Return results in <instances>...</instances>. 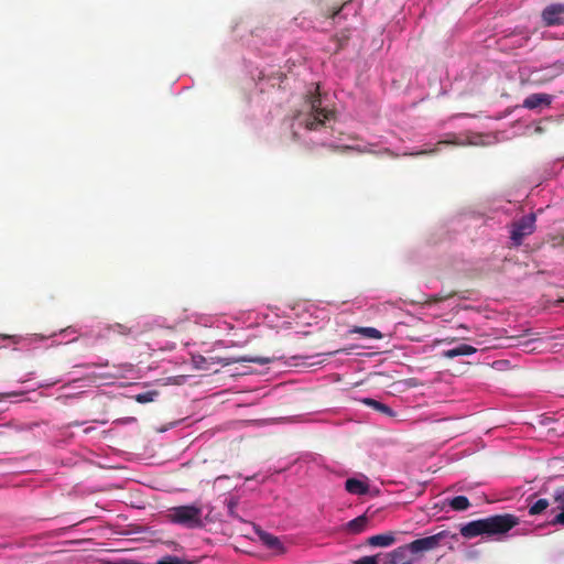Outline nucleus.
Segmentation results:
<instances>
[{"label":"nucleus","instance_id":"1","mask_svg":"<svg viewBox=\"0 0 564 564\" xmlns=\"http://www.w3.org/2000/svg\"><path fill=\"white\" fill-rule=\"evenodd\" d=\"M306 102L311 110L304 121V126L307 130H317L323 127L326 121L335 119V111L322 107L318 85H315L314 89L308 91Z\"/></svg>","mask_w":564,"mask_h":564},{"label":"nucleus","instance_id":"2","mask_svg":"<svg viewBox=\"0 0 564 564\" xmlns=\"http://www.w3.org/2000/svg\"><path fill=\"white\" fill-rule=\"evenodd\" d=\"M169 518L173 523L188 529L204 527L203 508L198 505L178 506L170 509Z\"/></svg>","mask_w":564,"mask_h":564},{"label":"nucleus","instance_id":"3","mask_svg":"<svg viewBox=\"0 0 564 564\" xmlns=\"http://www.w3.org/2000/svg\"><path fill=\"white\" fill-rule=\"evenodd\" d=\"M519 522V518L511 513L490 516L485 518L486 535L506 534L517 527Z\"/></svg>","mask_w":564,"mask_h":564},{"label":"nucleus","instance_id":"4","mask_svg":"<svg viewBox=\"0 0 564 564\" xmlns=\"http://www.w3.org/2000/svg\"><path fill=\"white\" fill-rule=\"evenodd\" d=\"M535 220V215L529 214L511 225L510 239L512 240L513 246L518 247L522 245L523 239L534 232Z\"/></svg>","mask_w":564,"mask_h":564},{"label":"nucleus","instance_id":"5","mask_svg":"<svg viewBox=\"0 0 564 564\" xmlns=\"http://www.w3.org/2000/svg\"><path fill=\"white\" fill-rule=\"evenodd\" d=\"M447 536L448 533L446 531H441L436 534L414 540L405 546L412 554L429 552L438 547L442 541Z\"/></svg>","mask_w":564,"mask_h":564},{"label":"nucleus","instance_id":"6","mask_svg":"<svg viewBox=\"0 0 564 564\" xmlns=\"http://www.w3.org/2000/svg\"><path fill=\"white\" fill-rule=\"evenodd\" d=\"M542 20L545 25L564 24V3H552L542 11Z\"/></svg>","mask_w":564,"mask_h":564},{"label":"nucleus","instance_id":"7","mask_svg":"<svg viewBox=\"0 0 564 564\" xmlns=\"http://www.w3.org/2000/svg\"><path fill=\"white\" fill-rule=\"evenodd\" d=\"M460 534L466 539L486 535L485 519L470 521L460 528Z\"/></svg>","mask_w":564,"mask_h":564},{"label":"nucleus","instance_id":"8","mask_svg":"<svg viewBox=\"0 0 564 564\" xmlns=\"http://www.w3.org/2000/svg\"><path fill=\"white\" fill-rule=\"evenodd\" d=\"M552 97L547 94H531L524 100L522 106L527 109H535L541 106H550Z\"/></svg>","mask_w":564,"mask_h":564},{"label":"nucleus","instance_id":"9","mask_svg":"<svg viewBox=\"0 0 564 564\" xmlns=\"http://www.w3.org/2000/svg\"><path fill=\"white\" fill-rule=\"evenodd\" d=\"M111 333L118 334L120 336H129L132 334V327L121 323L107 324L99 332L98 338H105Z\"/></svg>","mask_w":564,"mask_h":564},{"label":"nucleus","instance_id":"10","mask_svg":"<svg viewBox=\"0 0 564 564\" xmlns=\"http://www.w3.org/2000/svg\"><path fill=\"white\" fill-rule=\"evenodd\" d=\"M477 351V349L474 346L462 344L455 348L444 350L442 352V356L447 359H453L459 356H469Z\"/></svg>","mask_w":564,"mask_h":564},{"label":"nucleus","instance_id":"11","mask_svg":"<svg viewBox=\"0 0 564 564\" xmlns=\"http://www.w3.org/2000/svg\"><path fill=\"white\" fill-rule=\"evenodd\" d=\"M345 488L349 494L358 496L366 495L369 491L368 484L356 478H348L345 482Z\"/></svg>","mask_w":564,"mask_h":564},{"label":"nucleus","instance_id":"12","mask_svg":"<svg viewBox=\"0 0 564 564\" xmlns=\"http://www.w3.org/2000/svg\"><path fill=\"white\" fill-rule=\"evenodd\" d=\"M368 544L370 546L386 547L390 546L395 542V536L392 532L377 534L368 538Z\"/></svg>","mask_w":564,"mask_h":564},{"label":"nucleus","instance_id":"13","mask_svg":"<svg viewBox=\"0 0 564 564\" xmlns=\"http://www.w3.org/2000/svg\"><path fill=\"white\" fill-rule=\"evenodd\" d=\"M408 553L410 551L405 545L399 546L398 549L391 552V563L392 564H413V560L408 557Z\"/></svg>","mask_w":564,"mask_h":564},{"label":"nucleus","instance_id":"14","mask_svg":"<svg viewBox=\"0 0 564 564\" xmlns=\"http://www.w3.org/2000/svg\"><path fill=\"white\" fill-rule=\"evenodd\" d=\"M361 402L387 416L395 415L394 411L389 405L381 403L375 399L365 398L361 400Z\"/></svg>","mask_w":564,"mask_h":564},{"label":"nucleus","instance_id":"15","mask_svg":"<svg viewBox=\"0 0 564 564\" xmlns=\"http://www.w3.org/2000/svg\"><path fill=\"white\" fill-rule=\"evenodd\" d=\"M259 536L262 543L269 549L276 550L280 553L284 552V546L280 542L279 538L267 532H261Z\"/></svg>","mask_w":564,"mask_h":564},{"label":"nucleus","instance_id":"16","mask_svg":"<svg viewBox=\"0 0 564 564\" xmlns=\"http://www.w3.org/2000/svg\"><path fill=\"white\" fill-rule=\"evenodd\" d=\"M368 522L369 519L367 518V516L362 514L350 520L347 523V529L349 530V532L357 534L366 530Z\"/></svg>","mask_w":564,"mask_h":564},{"label":"nucleus","instance_id":"17","mask_svg":"<svg viewBox=\"0 0 564 564\" xmlns=\"http://www.w3.org/2000/svg\"><path fill=\"white\" fill-rule=\"evenodd\" d=\"M543 69L546 70V76L544 80H552L553 78L564 73V61L554 62L553 64L544 67Z\"/></svg>","mask_w":564,"mask_h":564},{"label":"nucleus","instance_id":"18","mask_svg":"<svg viewBox=\"0 0 564 564\" xmlns=\"http://www.w3.org/2000/svg\"><path fill=\"white\" fill-rule=\"evenodd\" d=\"M234 362H254V364H258V365H267L270 362V359L269 358H263V357H247V356H243V357H239V358H235V359H231V360H226L223 362V365L227 366V365H230V364H234Z\"/></svg>","mask_w":564,"mask_h":564},{"label":"nucleus","instance_id":"19","mask_svg":"<svg viewBox=\"0 0 564 564\" xmlns=\"http://www.w3.org/2000/svg\"><path fill=\"white\" fill-rule=\"evenodd\" d=\"M449 506L452 509L456 511H465L469 508L470 503L467 497L456 496L453 499H451Z\"/></svg>","mask_w":564,"mask_h":564},{"label":"nucleus","instance_id":"20","mask_svg":"<svg viewBox=\"0 0 564 564\" xmlns=\"http://www.w3.org/2000/svg\"><path fill=\"white\" fill-rule=\"evenodd\" d=\"M550 506V502L547 499L541 498L529 506V514L530 516H536L544 512Z\"/></svg>","mask_w":564,"mask_h":564},{"label":"nucleus","instance_id":"21","mask_svg":"<svg viewBox=\"0 0 564 564\" xmlns=\"http://www.w3.org/2000/svg\"><path fill=\"white\" fill-rule=\"evenodd\" d=\"M356 334H360L366 338L381 339L382 334L375 327H356L354 330Z\"/></svg>","mask_w":564,"mask_h":564},{"label":"nucleus","instance_id":"22","mask_svg":"<svg viewBox=\"0 0 564 564\" xmlns=\"http://www.w3.org/2000/svg\"><path fill=\"white\" fill-rule=\"evenodd\" d=\"M159 395V392L153 390V391H147V392H143V393H139V394H135L133 397V399L138 402V403H150V402H153L154 399Z\"/></svg>","mask_w":564,"mask_h":564},{"label":"nucleus","instance_id":"23","mask_svg":"<svg viewBox=\"0 0 564 564\" xmlns=\"http://www.w3.org/2000/svg\"><path fill=\"white\" fill-rule=\"evenodd\" d=\"M156 564H194L193 562L180 558L177 556L167 555L156 562Z\"/></svg>","mask_w":564,"mask_h":564},{"label":"nucleus","instance_id":"24","mask_svg":"<svg viewBox=\"0 0 564 564\" xmlns=\"http://www.w3.org/2000/svg\"><path fill=\"white\" fill-rule=\"evenodd\" d=\"M351 0H341V4L334 6L330 9H327L325 11V17L334 19L343 10V8Z\"/></svg>","mask_w":564,"mask_h":564},{"label":"nucleus","instance_id":"25","mask_svg":"<svg viewBox=\"0 0 564 564\" xmlns=\"http://www.w3.org/2000/svg\"><path fill=\"white\" fill-rule=\"evenodd\" d=\"M354 564H378V561L376 556H362L355 561Z\"/></svg>","mask_w":564,"mask_h":564},{"label":"nucleus","instance_id":"26","mask_svg":"<svg viewBox=\"0 0 564 564\" xmlns=\"http://www.w3.org/2000/svg\"><path fill=\"white\" fill-rule=\"evenodd\" d=\"M550 524L552 525H564V506L562 507V511L557 513L553 520H551Z\"/></svg>","mask_w":564,"mask_h":564},{"label":"nucleus","instance_id":"27","mask_svg":"<svg viewBox=\"0 0 564 564\" xmlns=\"http://www.w3.org/2000/svg\"><path fill=\"white\" fill-rule=\"evenodd\" d=\"M554 501L564 503V489L554 494Z\"/></svg>","mask_w":564,"mask_h":564},{"label":"nucleus","instance_id":"28","mask_svg":"<svg viewBox=\"0 0 564 564\" xmlns=\"http://www.w3.org/2000/svg\"><path fill=\"white\" fill-rule=\"evenodd\" d=\"M437 152V149L434 148V149H430V150H423V151H420L417 152L416 154L417 155H421V154H433V153H436Z\"/></svg>","mask_w":564,"mask_h":564},{"label":"nucleus","instance_id":"29","mask_svg":"<svg viewBox=\"0 0 564 564\" xmlns=\"http://www.w3.org/2000/svg\"><path fill=\"white\" fill-rule=\"evenodd\" d=\"M438 144H460V143L456 142V141L444 140V141H440Z\"/></svg>","mask_w":564,"mask_h":564}]
</instances>
